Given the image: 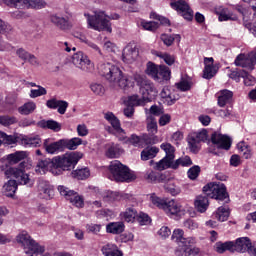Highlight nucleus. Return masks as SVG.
<instances>
[{"instance_id":"nucleus-16","label":"nucleus","mask_w":256,"mask_h":256,"mask_svg":"<svg viewBox=\"0 0 256 256\" xmlns=\"http://www.w3.org/2000/svg\"><path fill=\"white\" fill-rule=\"evenodd\" d=\"M170 6L177 11L179 15L184 17L187 21L193 19V10L189 7V4L185 0H171Z\"/></svg>"},{"instance_id":"nucleus-63","label":"nucleus","mask_w":256,"mask_h":256,"mask_svg":"<svg viewBox=\"0 0 256 256\" xmlns=\"http://www.w3.org/2000/svg\"><path fill=\"white\" fill-rule=\"evenodd\" d=\"M158 57H160V59H163L166 65H173V63H175V56H172L171 54L164 53L158 55Z\"/></svg>"},{"instance_id":"nucleus-18","label":"nucleus","mask_w":256,"mask_h":256,"mask_svg":"<svg viewBox=\"0 0 256 256\" xmlns=\"http://www.w3.org/2000/svg\"><path fill=\"white\" fill-rule=\"evenodd\" d=\"M104 118L112 126V128L108 127L107 129L108 133H112L113 135H115L116 133H118L119 135L125 134V130L121 128V122H119V119L115 117V114H113V112L105 113Z\"/></svg>"},{"instance_id":"nucleus-55","label":"nucleus","mask_w":256,"mask_h":256,"mask_svg":"<svg viewBox=\"0 0 256 256\" xmlns=\"http://www.w3.org/2000/svg\"><path fill=\"white\" fill-rule=\"evenodd\" d=\"M90 89L94 95H99L100 97L105 95V87L100 83H92Z\"/></svg>"},{"instance_id":"nucleus-15","label":"nucleus","mask_w":256,"mask_h":256,"mask_svg":"<svg viewBox=\"0 0 256 256\" xmlns=\"http://www.w3.org/2000/svg\"><path fill=\"white\" fill-rule=\"evenodd\" d=\"M207 130L202 129L200 132H193L188 136V145L190 147V151L193 153H197L199 151V144L205 143L207 141Z\"/></svg>"},{"instance_id":"nucleus-23","label":"nucleus","mask_w":256,"mask_h":256,"mask_svg":"<svg viewBox=\"0 0 256 256\" xmlns=\"http://www.w3.org/2000/svg\"><path fill=\"white\" fill-rule=\"evenodd\" d=\"M46 106L48 109H58V113L60 115H65L67 107H69V103L64 100H57L56 98H52L47 100Z\"/></svg>"},{"instance_id":"nucleus-44","label":"nucleus","mask_w":256,"mask_h":256,"mask_svg":"<svg viewBox=\"0 0 256 256\" xmlns=\"http://www.w3.org/2000/svg\"><path fill=\"white\" fill-rule=\"evenodd\" d=\"M231 99H233V92L229 90H222L221 95L218 97L219 107H225L227 103L231 102Z\"/></svg>"},{"instance_id":"nucleus-26","label":"nucleus","mask_w":256,"mask_h":256,"mask_svg":"<svg viewBox=\"0 0 256 256\" xmlns=\"http://www.w3.org/2000/svg\"><path fill=\"white\" fill-rule=\"evenodd\" d=\"M105 155L108 159H117L123 153V149L119 146V144L110 143L105 147Z\"/></svg>"},{"instance_id":"nucleus-60","label":"nucleus","mask_w":256,"mask_h":256,"mask_svg":"<svg viewBox=\"0 0 256 256\" xmlns=\"http://www.w3.org/2000/svg\"><path fill=\"white\" fill-rule=\"evenodd\" d=\"M41 95H47V90L44 87L38 86V89H32L30 91L31 99L41 97Z\"/></svg>"},{"instance_id":"nucleus-4","label":"nucleus","mask_w":256,"mask_h":256,"mask_svg":"<svg viewBox=\"0 0 256 256\" xmlns=\"http://www.w3.org/2000/svg\"><path fill=\"white\" fill-rule=\"evenodd\" d=\"M110 179L121 183L135 181L137 177L129 167L123 165L119 160L112 161L109 165Z\"/></svg>"},{"instance_id":"nucleus-21","label":"nucleus","mask_w":256,"mask_h":256,"mask_svg":"<svg viewBox=\"0 0 256 256\" xmlns=\"http://www.w3.org/2000/svg\"><path fill=\"white\" fill-rule=\"evenodd\" d=\"M253 245L249 237H242L236 239L235 242H232V253H247L251 251Z\"/></svg>"},{"instance_id":"nucleus-12","label":"nucleus","mask_w":256,"mask_h":256,"mask_svg":"<svg viewBox=\"0 0 256 256\" xmlns=\"http://www.w3.org/2000/svg\"><path fill=\"white\" fill-rule=\"evenodd\" d=\"M4 3L15 9H44V7H47L44 0H4Z\"/></svg>"},{"instance_id":"nucleus-19","label":"nucleus","mask_w":256,"mask_h":256,"mask_svg":"<svg viewBox=\"0 0 256 256\" xmlns=\"http://www.w3.org/2000/svg\"><path fill=\"white\" fill-rule=\"evenodd\" d=\"M38 195L40 199H53V195H55V191L53 190V186L49 183V181L39 179L38 181Z\"/></svg>"},{"instance_id":"nucleus-33","label":"nucleus","mask_w":256,"mask_h":256,"mask_svg":"<svg viewBox=\"0 0 256 256\" xmlns=\"http://www.w3.org/2000/svg\"><path fill=\"white\" fill-rule=\"evenodd\" d=\"M106 231L112 235H119L125 231V224L123 222H110L106 226Z\"/></svg>"},{"instance_id":"nucleus-49","label":"nucleus","mask_w":256,"mask_h":256,"mask_svg":"<svg viewBox=\"0 0 256 256\" xmlns=\"http://www.w3.org/2000/svg\"><path fill=\"white\" fill-rule=\"evenodd\" d=\"M159 143V137L155 134H143L142 135V145H155Z\"/></svg>"},{"instance_id":"nucleus-47","label":"nucleus","mask_w":256,"mask_h":256,"mask_svg":"<svg viewBox=\"0 0 256 256\" xmlns=\"http://www.w3.org/2000/svg\"><path fill=\"white\" fill-rule=\"evenodd\" d=\"M160 39L164 43V45H166L167 47H171L173 45V42L175 41V39H177V41H181V35H179V34H173V35L162 34L160 36Z\"/></svg>"},{"instance_id":"nucleus-51","label":"nucleus","mask_w":256,"mask_h":256,"mask_svg":"<svg viewBox=\"0 0 256 256\" xmlns=\"http://www.w3.org/2000/svg\"><path fill=\"white\" fill-rule=\"evenodd\" d=\"M214 217L218 219V221H227V219H229V208L223 206L219 207Z\"/></svg>"},{"instance_id":"nucleus-5","label":"nucleus","mask_w":256,"mask_h":256,"mask_svg":"<svg viewBox=\"0 0 256 256\" xmlns=\"http://www.w3.org/2000/svg\"><path fill=\"white\" fill-rule=\"evenodd\" d=\"M31 164L29 161L23 160L19 163L17 168H8L5 171L6 177H14L20 185H27V187H33L35 180L29 178V174L25 173V169H30Z\"/></svg>"},{"instance_id":"nucleus-50","label":"nucleus","mask_w":256,"mask_h":256,"mask_svg":"<svg viewBox=\"0 0 256 256\" xmlns=\"http://www.w3.org/2000/svg\"><path fill=\"white\" fill-rule=\"evenodd\" d=\"M122 217L127 223H133L134 221H137V211L133 208H128L122 214Z\"/></svg>"},{"instance_id":"nucleus-42","label":"nucleus","mask_w":256,"mask_h":256,"mask_svg":"<svg viewBox=\"0 0 256 256\" xmlns=\"http://www.w3.org/2000/svg\"><path fill=\"white\" fill-rule=\"evenodd\" d=\"M71 175L73 179L83 181L85 179H89V177L91 176V171L89 170V168H82L72 171Z\"/></svg>"},{"instance_id":"nucleus-52","label":"nucleus","mask_w":256,"mask_h":256,"mask_svg":"<svg viewBox=\"0 0 256 256\" xmlns=\"http://www.w3.org/2000/svg\"><path fill=\"white\" fill-rule=\"evenodd\" d=\"M17 123V117L9 115H0V125L3 127H11Z\"/></svg>"},{"instance_id":"nucleus-35","label":"nucleus","mask_w":256,"mask_h":256,"mask_svg":"<svg viewBox=\"0 0 256 256\" xmlns=\"http://www.w3.org/2000/svg\"><path fill=\"white\" fill-rule=\"evenodd\" d=\"M157 153H159L158 147H147L141 152V160L149 161V159H155V157H157Z\"/></svg>"},{"instance_id":"nucleus-7","label":"nucleus","mask_w":256,"mask_h":256,"mask_svg":"<svg viewBox=\"0 0 256 256\" xmlns=\"http://www.w3.org/2000/svg\"><path fill=\"white\" fill-rule=\"evenodd\" d=\"M203 193L210 197V199H216V201H225L229 203V193L225 184L219 182H210L203 187Z\"/></svg>"},{"instance_id":"nucleus-46","label":"nucleus","mask_w":256,"mask_h":256,"mask_svg":"<svg viewBox=\"0 0 256 256\" xmlns=\"http://www.w3.org/2000/svg\"><path fill=\"white\" fill-rule=\"evenodd\" d=\"M180 165L181 167H191V165H193V161L189 156L180 157L175 162L173 161L172 169H179Z\"/></svg>"},{"instance_id":"nucleus-37","label":"nucleus","mask_w":256,"mask_h":256,"mask_svg":"<svg viewBox=\"0 0 256 256\" xmlns=\"http://www.w3.org/2000/svg\"><path fill=\"white\" fill-rule=\"evenodd\" d=\"M0 139H2L1 141L5 145H15V143H18L19 145L21 135H7V133L0 131Z\"/></svg>"},{"instance_id":"nucleus-53","label":"nucleus","mask_w":256,"mask_h":256,"mask_svg":"<svg viewBox=\"0 0 256 256\" xmlns=\"http://www.w3.org/2000/svg\"><path fill=\"white\" fill-rule=\"evenodd\" d=\"M158 70H159V66L155 65V63L153 62H148L145 73L146 75H149V77H152V79L155 80L157 78Z\"/></svg>"},{"instance_id":"nucleus-54","label":"nucleus","mask_w":256,"mask_h":256,"mask_svg":"<svg viewBox=\"0 0 256 256\" xmlns=\"http://www.w3.org/2000/svg\"><path fill=\"white\" fill-rule=\"evenodd\" d=\"M147 131L152 135H157V120L153 116L147 118Z\"/></svg>"},{"instance_id":"nucleus-14","label":"nucleus","mask_w":256,"mask_h":256,"mask_svg":"<svg viewBox=\"0 0 256 256\" xmlns=\"http://www.w3.org/2000/svg\"><path fill=\"white\" fill-rule=\"evenodd\" d=\"M234 63L236 67H243L244 69H248V71H253L256 65V52H250L247 55L239 54Z\"/></svg>"},{"instance_id":"nucleus-1","label":"nucleus","mask_w":256,"mask_h":256,"mask_svg":"<svg viewBox=\"0 0 256 256\" xmlns=\"http://www.w3.org/2000/svg\"><path fill=\"white\" fill-rule=\"evenodd\" d=\"M80 159H83V153L70 152L52 159L39 160L35 167V173L37 175H45L50 171L52 175H61L63 171H71V168L75 167Z\"/></svg>"},{"instance_id":"nucleus-41","label":"nucleus","mask_w":256,"mask_h":256,"mask_svg":"<svg viewBox=\"0 0 256 256\" xmlns=\"http://www.w3.org/2000/svg\"><path fill=\"white\" fill-rule=\"evenodd\" d=\"M103 201H113L115 199H129V194H120L119 192H103L102 193Z\"/></svg>"},{"instance_id":"nucleus-29","label":"nucleus","mask_w":256,"mask_h":256,"mask_svg":"<svg viewBox=\"0 0 256 256\" xmlns=\"http://www.w3.org/2000/svg\"><path fill=\"white\" fill-rule=\"evenodd\" d=\"M209 196H207L205 193L204 195H200L195 200V207L199 213H205L207 211V208L209 207Z\"/></svg>"},{"instance_id":"nucleus-24","label":"nucleus","mask_w":256,"mask_h":256,"mask_svg":"<svg viewBox=\"0 0 256 256\" xmlns=\"http://www.w3.org/2000/svg\"><path fill=\"white\" fill-rule=\"evenodd\" d=\"M137 57H139V50L137 48L128 45L123 49L122 59L124 63H133Z\"/></svg>"},{"instance_id":"nucleus-61","label":"nucleus","mask_w":256,"mask_h":256,"mask_svg":"<svg viewBox=\"0 0 256 256\" xmlns=\"http://www.w3.org/2000/svg\"><path fill=\"white\" fill-rule=\"evenodd\" d=\"M142 27L146 29V31H157V29H159V22H156V21L143 22Z\"/></svg>"},{"instance_id":"nucleus-25","label":"nucleus","mask_w":256,"mask_h":256,"mask_svg":"<svg viewBox=\"0 0 256 256\" xmlns=\"http://www.w3.org/2000/svg\"><path fill=\"white\" fill-rule=\"evenodd\" d=\"M19 145H23V147H41V138L37 135H20Z\"/></svg>"},{"instance_id":"nucleus-58","label":"nucleus","mask_w":256,"mask_h":256,"mask_svg":"<svg viewBox=\"0 0 256 256\" xmlns=\"http://www.w3.org/2000/svg\"><path fill=\"white\" fill-rule=\"evenodd\" d=\"M218 15H219L218 17L219 21H229L232 19L231 17L233 16V14L229 12V9L227 8H221Z\"/></svg>"},{"instance_id":"nucleus-38","label":"nucleus","mask_w":256,"mask_h":256,"mask_svg":"<svg viewBox=\"0 0 256 256\" xmlns=\"http://www.w3.org/2000/svg\"><path fill=\"white\" fill-rule=\"evenodd\" d=\"M51 22L62 31L69 29V21H67V19L64 17L53 15L51 16Z\"/></svg>"},{"instance_id":"nucleus-28","label":"nucleus","mask_w":256,"mask_h":256,"mask_svg":"<svg viewBox=\"0 0 256 256\" xmlns=\"http://www.w3.org/2000/svg\"><path fill=\"white\" fill-rule=\"evenodd\" d=\"M38 126H40L41 129H50L51 131H54V133H59L62 127L61 123L55 120H41L38 122Z\"/></svg>"},{"instance_id":"nucleus-2","label":"nucleus","mask_w":256,"mask_h":256,"mask_svg":"<svg viewBox=\"0 0 256 256\" xmlns=\"http://www.w3.org/2000/svg\"><path fill=\"white\" fill-rule=\"evenodd\" d=\"M100 71L110 85H113V87H119V89L124 91V93L135 87L133 77L123 73V70H121L117 65H113L111 63L102 64L100 66Z\"/></svg>"},{"instance_id":"nucleus-39","label":"nucleus","mask_w":256,"mask_h":256,"mask_svg":"<svg viewBox=\"0 0 256 256\" xmlns=\"http://www.w3.org/2000/svg\"><path fill=\"white\" fill-rule=\"evenodd\" d=\"M16 191H17V180H9L3 186V193L5 197H13Z\"/></svg>"},{"instance_id":"nucleus-40","label":"nucleus","mask_w":256,"mask_h":256,"mask_svg":"<svg viewBox=\"0 0 256 256\" xmlns=\"http://www.w3.org/2000/svg\"><path fill=\"white\" fill-rule=\"evenodd\" d=\"M146 103H149L144 96L132 95L128 98V106L130 107H143Z\"/></svg>"},{"instance_id":"nucleus-31","label":"nucleus","mask_w":256,"mask_h":256,"mask_svg":"<svg viewBox=\"0 0 256 256\" xmlns=\"http://www.w3.org/2000/svg\"><path fill=\"white\" fill-rule=\"evenodd\" d=\"M83 144V139L79 137H74L72 139H62V145L64 150L69 149V151H75L79 145Z\"/></svg>"},{"instance_id":"nucleus-27","label":"nucleus","mask_w":256,"mask_h":256,"mask_svg":"<svg viewBox=\"0 0 256 256\" xmlns=\"http://www.w3.org/2000/svg\"><path fill=\"white\" fill-rule=\"evenodd\" d=\"M43 147L50 155H54V153H58V151H64L63 139L50 144L49 140L46 139L44 140Z\"/></svg>"},{"instance_id":"nucleus-45","label":"nucleus","mask_w":256,"mask_h":256,"mask_svg":"<svg viewBox=\"0 0 256 256\" xmlns=\"http://www.w3.org/2000/svg\"><path fill=\"white\" fill-rule=\"evenodd\" d=\"M36 109L37 104H35V102H27L18 108V113H20V115H31Z\"/></svg>"},{"instance_id":"nucleus-3","label":"nucleus","mask_w":256,"mask_h":256,"mask_svg":"<svg viewBox=\"0 0 256 256\" xmlns=\"http://www.w3.org/2000/svg\"><path fill=\"white\" fill-rule=\"evenodd\" d=\"M185 232L182 229H175L172 234V241L177 243L178 247L175 250L176 256H198L199 248H193L195 238H185Z\"/></svg>"},{"instance_id":"nucleus-48","label":"nucleus","mask_w":256,"mask_h":256,"mask_svg":"<svg viewBox=\"0 0 256 256\" xmlns=\"http://www.w3.org/2000/svg\"><path fill=\"white\" fill-rule=\"evenodd\" d=\"M216 252L217 253H225V251H230V253H233V241L228 242H217L216 243Z\"/></svg>"},{"instance_id":"nucleus-57","label":"nucleus","mask_w":256,"mask_h":256,"mask_svg":"<svg viewBox=\"0 0 256 256\" xmlns=\"http://www.w3.org/2000/svg\"><path fill=\"white\" fill-rule=\"evenodd\" d=\"M200 173H201V167L196 165V166L191 167L188 170L187 175H188L189 179H191L192 181H195V179H197L199 177Z\"/></svg>"},{"instance_id":"nucleus-32","label":"nucleus","mask_w":256,"mask_h":256,"mask_svg":"<svg viewBox=\"0 0 256 256\" xmlns=\"http://www.w3.org/2000/svg\"><path fill=\"white\" fill-rule=\"evenodd\" d=\"M28 155L29 154H27V151H16L12 154H9L7 156V160L9 161L10 165H17V163H20V161H25Z\"/></svg>"},{"instance_id":"nucleus-30","label":"nucleus","mask_w":256,"mask_h":256,"mask_svg":"<svg viewBox=\"0 0 256 256\" xmlns=\"http://www.w3.org/2000/svg\"><path fill=\"white\" fill-rule=\"evenodd\" d=\"M119 141H124L128 145H133V147H143V137L136 134H132L130 137L122 136Z\"/></svg>"},{"instance_id":"nucleus-13","label":"nucleus","mask_w":256,"mask_h":256,"mask_svg":"<svg viewBox=\"0 0 256 256\" xmlns=\"http://www.w3.org/2000/svg\"><path fill=\"white\" fill-rule=\"evenodd\" d=\"M72 63L75 65V67L81 71H84L85 73H92L93 69H95V65L91 62L89 56L81 51L73 55Z\"/></svg>"},{"instance_id":"nucleus-62","label":"nucleus","mask_w":256,"mask_h":256,"mask_svg":"<svg viewBox=\"0 0 256 256\" xmlns=\"http://www.w3.org/2000/svg\"><path fill=\"white\" fill-rule=\"evenodd\" d=\"M11 31H13V27L0 19V35L11 33Z\"/></svg>"},{"instance_id":"nucleus-34","label":"nucleus","mask_w":256,"mask_h":256,"mask_svg":"<svg viewBox=\"0 0 256 256\" xmlns=\"http://www.w3.org/2000/svg\"><path fill=\"white\" fill-rule=\"evenodd\" d=\"M169 79H171V70H169V67L165 65L158 66L157 78L154 81L161 83V81H169Z\"/></svg>"},{"instance_id":"nucleus-20","label":"nucleus","mask_w":256,"mask_h":256,"mask_svg":"<svg viewBox=\"0 0 256 256\" xmlns=\"http://www.w3.org/2000/svg\"><path fill=\"white\" fill-rule=\"evenodd\" d=\"M204 70H203V78L204 79H213L217 72L219 71V64H215V60L213 57L204 58Z\"/></svg>"},{"instance_id":"nucleus-17","label":"nucleus","mask_w":256,"mask_h":256,"mask_svg":"<svg viewBox=\"0 0 256 256\" xmlns=\"http://www.w3.org/2000/svg\"><path fill=\"white\" fill-rule=\"evenodd\" d=\"M58 191L62 197H65L67 201H70L72 205L75 207L81 208L83 207V198L77 194V192L70 190L68 187L65 186H58Z\"/></svg>"},{"instance_id":"nucleus-59","label":"nucleus","mask_w":256,"mask_h":256,"mask_svg":"<svg viewBox=\"0 0 256 256\" xmlns=\"http://www.w3.org/2000/svg\"><path fill=\"white\" fill-rule=\"evenodd\" d=\"M136 221L139 223V225H149L151 223V218L149 215L141 212L137 215Z\"/></svg>"},{"instance_id":"nucleus-64","label":"nucleus","mask_w":256,"mask_h":256,"mask_svg":"<svg viewBox=\"0 0 256 256\" xmlns=\"http://www.w3.org/2000/svg\"><path fill=\"white\" fill-rule=\"evenodd\" d=\"M16 55L17 57H19V59H21L22 61H27L30 53L27 52V50L23 49V48H19L16 50Z\"/></svg>"},{"instance_id":"nucleus-11","label":"nucleus","mask_w":256,"mask_h":256,"mask_svg":"<svg viewBox=\"0 0 256 256\" xmlns=\"http://www.w3.org/2000/svg\"><path fill=\"white\" fill-rule=\"evenodd\" d=\"M161 149L165 151L166 156L157 162L154 166V169L156 171H165V169H173V161L175 159V147H173L171 144H161Z\"/></svg>"},{"instance_id":"nucleus-56","label":"nucleus","mask_w":256,"mask_h":256,"mask_svg":"<svg viewBox=\"0 0 256 256\" xmlns=\"http://www.w3.org/2000/svg\"><path fill=\"white\" fill-rule=\"evenodd\" d=\"M247 76V71L245 70H234L229 74L230 79H233L237 83H239L241 77H246Z\"/></svg>"},{"instance_id":"nucleus-8","label":"nucleus","mask_w":256,"mask_h":256,"mask_svg":"<svg viewBox=\"0 0 256 256\" xmlns=\"http://www.w3.org/2000/svg\"><path fill=\"white\" fill-rule=\"evenodd\" d=\"M84 16L86 17L88 26L91 29H94L95 31H107L108 33H111V23L107 19V16H105V13L98 12L94 16L85 13Z\"/></svg>"},{"instance_id":"nucleus-6","label":"nucleus","mask_w":256,"mask_h":256,"mask_svg":"<svg viewBox=\"0 0 256 256\" xmlns=\"http://www.w3.org/2000/svg\"><path fill=\"white\" fill-rule=\"evenodd\" d=\"M17 243L22 245L24 253L29 256L39 255L45 252V247L39 245L35 240L31 239L29 233L23 231L16 237Z\"/></svg>"},{"instance_id":"nucleus-9","label":"nucleus","mask_w":256,"mask_h":256,"mask_svg":"<svg viewBox=\"0 0 256 256\" xmlns=\"http://www.w3.org/2000/svg\"><path fill=\"white\" fill-rule=\"evenodd\" d=\"M134 81H136L142 97H144L148 103H151V100L157 97V88H155V84H153V82L147 80L141 75H136L134 77Z\"/></svg>"},{"instance_id":"nucleus-10","label":"nucleus","mask_w":256,"mask_h":256,"mask_svg":"<svg viewBox=\"0 0 256 256\" xmlns=\"http://www.w3.org/2000/svg\"><path fill=\"white\" fill-rule=\"evenodd\" d=\"M150 201L159 209H163L167 215H179V213H181V207L175 200L168 201L152 194Z\"/></svg>"},{"instance_id":"nucleus-22","label":"nucleus","mask_w":256,"mask_h":256,"mask_svg":"<svg viewBox=\"0 0 256 256\" xmlns=\"http://www.w3.org/2000/svg\"><path fill=\"white\" fill-rule=\"evenodd\" d=\"M211 141L214 145H217L219 149H225L226 151L231 149V138L227 135L214 132L211 136Z\"/></svg>"},{"instance_id":"nucleus-43","label":"nucleus","mask_w":256,"mask_h":256,"mask_svg":"<svg viewBox=\"0 0 256 256\" xmlns=\"http://www.w3.org/2000/svg\"><path fill=\"white\" fill-rule=\"evenodd\" d=\"M102 253L105 256H123V252L117 249L116 245L107 244L102 247Z\"/></svg>"},{"instance_id":"nucleus-36","label":"nucleus","mask_w":256,"mask_h":256,"mask_svg":"<svg viewBox=\"0 0 256 256\" xmlns=\"http://www.w3.org/2000/svg\"><path fill=\"white\" fill-rule=\"evenodd\" d=\"M160 97L164 99V103H167V105H175V102L177 101V99H179L178 97L173 95V93H171V90L167 87H164L162 89Z\"/></svg>"}]
</instances>
